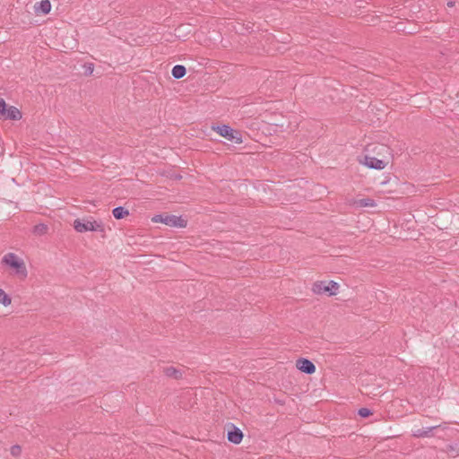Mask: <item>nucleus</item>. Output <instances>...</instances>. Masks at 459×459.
<instances>
[{"label": "nucleus", "instance_id": "obj_7", "mask_svg": "<svg viewBox=\"0 0 459 459\" xmlns=\"http://www.w3.org/2000/svg\"><path fill=\"white\" fill-rule=\"evenodd\" d=\"M22 118V113L17 107L8 105L0 98V120L19 121Z\"/></svg>", "mask_w": 459, "mask_h": 459}, {"label": "nucleus", "instance_id": "obj_16", "mask_svg": "<svg viewBox=\"0 0 459 459\" xmlns=\"http://www.w3.org/2000/svg\"><path fill=\"white\" fill-rule=\"evenodd\" d=\"M446 453L449 457L455 458L459 456V446L458 445H449L446 449Z\"/></svg>", "mask_w": 459, "mask_h": 459}, {"label": "nucleus", "instance_id": "obj_17", "mask_svg": "<svg viewBox=\"0 0 459 459\" xmlns=\"http://www.w3.org/2000/svg\"><path fill=\"white\" fill-rule=\"evenodd\" d=\"M10 453L13 456L18 457L22 454V447L18 445L13 446L10 449Z\"/></svg>", "mask_w": 459, "mask_h": 459}, {"label": "nucleus", "instance_id": "obj_8", "mask_svg": "<svg viewBox=\"0 0 459 459\" xmlns=\"http://www.w3.org/2000/svg\"><path fill=\"white\" fill-rule=\"evenodd\" d=\"M295 368L299 372L307 375H313L316 371V365L310 359L303 357H299L295 360Z\"/></svg>", "mask_w": 459, "mask_h": 459}, {"label": "nucleus", "instance_id": "obj_13", "mask_svg": "<svg viewBox=\"0 0 459 459\" xmlns=\"http://www.w3.org/2000/svg\"><path fill=\"white\" fill-rule=\"evenodd\" d=\"M171 74L175 79H181L186 74V69L184 65H177L172 68Z\"/></svg>", "mask_w": 459, "mask_h": 459}, {"label": "nucleus", "instance_id": "obj_9", "mask_svg": "<svg viewBox=\"0 0 459 459\" xmlns=\"http://www.w3.org/2000/svg\"><path fill=\"white\" fill-rule=\"evenodd\" d=\"M244 437V434L240 429L231 424L227 429V439L234 445H239Z\"/></svg>", "mask_w": 459, "mask_h": 459}, {"label": "nucleus", "instance_id": "obj_1", "mask_svg": "<svg viewBox=\"0 0 459 459\" xmlns=\"http://www.w3.org/2000/svg\"><path fill=\"white\" fill-rule=\"evenodd\" d=\"M358 162L369 169L384 170L393 162V151L387 144L378 142L368 143L358 157Z\"/></svg>", "mask_w": 459, "mask_h": 459}, {"label": "nucleus", "instance_id": "obj_3", "mask_svg": "<svg viewBox=\"0 0 459 459\" xmlns=\"http://www.w3.org/2000/svg\"><path fill=\"white\" fill-rule=\"evenodd\" d=\"M73 228L80 234L86 232H98L104 234L106 232L103 221L91 216H84L75 219L73 222Z\"/></svg>", "mask_w": 459, "mask_h": 459}, {"label": "nucleus", "instance_id": "obj_19", "mask_svg": "<svg viewBox=\"0 0 459 459\" xmlns=\"http://www.w3.org/2000/svg\"><path fill=\"white\" fill-rule=\"evenodd\" d=\"M90 69H91V72H92V71H93V68L91 67V65L90 66Z\"/></svg>", "mask_w": 459, "mask_h": 459}, {"label": "nucleus", "instance_id": "obj_15", "mask_svg": "<svg viewBox=\"0 0 459 459\" xmlns=\"http://www.w3.org/2000/svg\"><path fill=\"white\" fill-rule=\"evenodd\" d=\"M357 206L359 207H376V202L371 198H363L359 199L356 202Z\"/></svg>", "mask_w": 459, "mask_h": 459}, {"label": "nucleus", "instance_id": "obj_10", "mask_svg": "<svg viewBox=\"0 0 459 459\" xmlns=\"http://www.w3.org/2000/svg\"><path fill=\"white\" fill-rule=\"evenodd\" d=\"M163 373L166 377L174 379H180L183 377L184 375L183 369L181 368L174 366H169L164 368Z\"/></svg>", "mask_w": 459, "mask_h": 459}, {"label": "nucleus", "instance_id": "obj_12", "mask_svg": "<svg viewBox=\"0 0 459 459\" xmlns=\"http://www.w3.org/2000/svg\"><path fill=\"white\" fill-rule=\"evenodd\" d=\"M13 304L12 296L5 291L2 287H0V307H9Z\"/></svg>", "mask_w": 459, "mask_h": 459}, {"label": "nucleus", "instance_id": "obj_5", "mask_svg": "<svg viewBox=\"0 0 459 459\" xmlns=\"http://www.w3.org/2000/svg\"><path fill=\"white\" fill-rule=\"evenodd\" d=\"M152 221L179 229H184L187 226V220L185 217L169 213L156 214L152 217Z\"/></svg>", "mask_w": 459, "mask_h": 459}, {"label": "nucleus", "instance_id": "obj_2", "mask_svg": "<svg viewBox=\"0 0 459 459\" xmlns=\"http://www.w3.org/2000/svg\"><path fill=\"white\" fill-rule=\"evenodd\" d=\"M1 268L10 275L19 279L25 280L29 275L27 263L21 253L17 251H7L3 254L0 259Z\"/></svg>", "mask_w": 459, "mask_h": 459}, {"label": "nucleus", "instance_id": "obj_11", "mask_svg": "<svg viewBox=\"0 0 459 459\" xmlns=\"http://www.w3.org/2000/svg\"><path fill=\"white\" fill-rule=\"evenodd\" d=\"M36 13L48 14L51 11V3L49 0H41L34 5Z\"/></svg>", "mask_w": 459, "mask_h": 459}, {"label": "nucleus", "instance_id": "obj_14", "mask_svg": "<svg viewBox=\"0 0 459 459\" xmlns=\"http://www.w3.org/2000/svg\"><path fill=\"white\" fill-rule=\"evenodd\" d=\"M112 213L117 220H121L129 216V211L124 207H117L113 209Z\"/></svg>", "mask_w": 459, "mask_h": 459}, {"label": "nucleus", "instance_id": "obj_4", "mask_svg": "<svg viewBox=\"0 0 459 459\" xmlns=\"http://www.w3.org/2000/svg\"><path fill=\"white\" fill-rule=\"evenodd\" d=\"M342 285L333 280H316L311 285V291L316 296L334 297L340 294Z\"/></svg>", "mask_w": 459, "mask_h": 459}, {"label": "nucleus", "instance_id": "obj_6", "mask_svg": "<svg viewBox=\"0 0 459 459\" xmlns=\"http://www.w3.org/2000/svg\"><path fill=\"white\" fill-rule=\"evenodd\" d=\"M220 136L234 143L240 144L243 143V137L240 132L231 128L230 126L221 125L212 127Z\"/></svg>", "mask_w": 459, "mask_h": 459}, {"label": "nucleus", "instance_id": "obj_18", "mask_svg": "<svg viewBox=\"0 0 459 459\" xmlns=\"http://www.w3.org/2000/svg\"><path fill=\"white\" fill-rule=\"evenodd\" d=\"M358 413L362 418H368L372 415V411L368 408H360Z\"/></svg>", "mask_w": 459, "mask_h": 459}]
</instances>
